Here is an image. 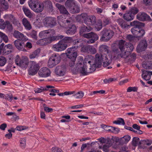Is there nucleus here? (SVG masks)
<instances>
[{
    "mask_svg": "<svg viewBox=\"0 0 152 152\" xmlns=\"http://www.w3.org/2000/svg\"><path fill=\"white\" fill-rule=\"evenodd\" d=\"M83 49L85 52H87L91 54H94L96 53L97 50L96 48L93 46L88 45L84 47Z\"/></svg>",
    "mask_w": 152,
    "mask_h": 152,
    "instance_id": "a878e982",
    "label": "nucleus"
},
{
    "mask_svg": "<svg viewBox=\"0 0 152 152\" xmlns=\"http://www.w3.org/2000/svg\"><path fill=\"white\" fill-rule=\"evenodd\" d=\"M147 46V44L146 40H142L141 41L137 47V52L139 53L145 50Z\"/></svg>",
    "mask_w": 152,
    "mask_h": 152,
    "instance_id": "aec40b11",
    "label": "nucleus"
},
{
    "mask_svg": "<svg viewBox=\"0 0 152 152\" xmlns=\"http://www.w3.org/2000/svg\"><path fill=\"white\" fill-rule=\"evenodd\" d=\"M61 58L58 54H53L49 58L48 63V66L50 68H52L59 63Z\"/></svg>",
    "mask_w": 152,
    "mask_h": 152,
    "instance_id": "423d86ee",
    "label": "nucleus"
},
{
    "mask_svg": "<svg viewBox=\"0 0 152 152\" xmlns=\"http://www.w3.org/2000/svg\"><path fill=\"white\" fill-rule=\"evenodd\" d=\"M111 57L109 58L107 56H102V62L103 66L104 67H107L108 66L111 62Z\"/></svg>",
    "mask_w": 152,
    "mask_h": 152,
    "instance_id": "c85d7f7f",
    "label": "nucleus"
},
{
    "mask_svg": "<svg viewBox=\"0 0 152 152\" xmlns=\"http://www.w3.org/2000/svg\"><path fill=\"white\" fill-rule=\"evenodd\" d=\"M52 3L49 1L40 2L39 3V12H41L43 11L44 8L51 6Z\"/></svg>",
    "mask_w": 152,
    "mask_h": 152,
    "instance_id": "412c9836",
    "label": "nucleus"
},
{
    "mask_svg": "<svg viewBox=\"0 0 152 152\" xmlns=\"http://www.w3.org/2000/svg\"><path fill=\"white\" fill-rule=\"evenodd\" d=\"M137 18L140 20L144 21L150 19L149 16L144 12H140L137 15Z\"/></svg>",
    "mask_w": 152,
    "mask_h": 152,
    "instance_id": "5701e85b",
    "label": "nucleus"
},
{
    "mask_svg": "<svg viewBox=\"0 0 152 152\" xmlns=\"http://www.w3.org/2000/svg\"><path fill=\"white\" fill-rule=\"evenodd\" d=\"M113 141V140L112 138L107 137L106 139V142L108 145H110L111 146L112 145Z\"/></svg>",
    "mask_w": 152,
    "mask_h": 152,
    "instance_id": "680f3d73",
    "label": "nucleus"
},
{
    "mask_svg": "<svg viewBox=\"0 0 152 152\" xmlns=\"http://www.w3.org/2000/svg\"><path fill=\"white\" fill-rule=\"evenodd\" d=\"M141 71L142 72V76L144 80H149L151 78V75L149 74L148 72L145 70L144 69H142Z\"/></svg>",
    "mask_w": 152,
    "mask_h": 152,
    "instance_id": "473e14b6",
    "label": "nucleus"
},
{
    "mask_svg": "<svg viewBox=\"0 0 152 152\" xmlns=\"http://www.w3.org/2000/svg\"><path fill=\"white\" fill-rule=\"evenodd\" d=\"M126 37L127 40L130 42H132L134 40L136 36H133L129 34L127 35Z\"/></svg>",
    "mask_w": 152,
    "mask_h": 152,
    "instance_id": "6e6d98bb",
    "label": "nucleus"
},
{
    "mask_svg": "<svg viewBox=\"0 0 152 152\" xmlns=\"http://www.w3.org/2000/svg\"><path fill=\"white\" fill-rule=\"evenodd\" d=\"M26 137L21 138L20 140V147L23 148H24L26 145Z\"/></svg>",
    "mask_w": 152,
    "mask_h": 152,
    "instance_id": "a19ab883",
    "label": "nucleus"
},
{
    "mask_svg": "<svg viewBox=\"0 0 152 152\" xmlns=\"http://www.w3.org/2000/svg\"><path fill=\"white\" fill-rule=\"evenodd\" d=\"M76 4V1L74 0H66L65 3V6L67 8H69L72 7Z\"/></svg>",
    "mask_w": 152,
    "mask_h": 152,
    "instance_id": "f704fd0d",
    "label": "nucleus"
},
{
    "mask_svg": "<svg viewBox=\"0 0 152 152\" xmlns=\"http://www.w3.org/2000/svg\"><path fill=\"white\" fill-rule=\"evenodd\" d=\"M136 28L134 29H133L131 30L132 33L134 35L136 36V38L139 39L142 37L145 34V31L142 29L140 28L137 29V30L135 29Z\"/></svg>",
    "mask_w": 152,
    "mask_h": 152,
    "instance_id": "6ab92c4d",
    "label": "nucleus"
},
{
    "mask_svg": "<svg viewBox=\"0 0 152 152\" xmlns=\"http://www.w3.org/2000/svg\"><path fill=\"white\" fill-rule=\"evenodd\" d=\"M22 23L26 29L30 30L31 29V25L29 22L26 18H23V19Z\"/></svg>",
    "mask_w": 152,
    "mask_h": 152,
    "instance_id": "c9c22d12",
    "label": "nucleus"
},
{
    "mask_svg": "<svg viewBox=\"0 0 152 152\" xmlns=\"http://www.w3.org/2000/svg\"><path fill=\"white\" fill-rule=\"evenodd\" d=\"M51 40L50 38H42L39 40V45H44L46 44L51 42Z\"/></svg>",
    "mask_w": 152,
    "mask_h": 152,
    "instance_id": "72a5a7b5",
    "label": "nucleus"
},
{
    "mask_svg": "<svg viewBox=\"0 0 152 152\" xmlns=\"http://www.w3.org/2000/svg\"><path fill=\"white\" fill-rule=\"evenodd\" d=\"M7 61L4 57L0 56V66H3L6 64Z\"/></svg>",
    "mask_w": 152,
    "mask_h": 152,
    "instance_id": "3c124183",
    "label": "nucleus"
},
{
    "mask_svg": "<svg viewBox=\"0 0 152 152\" xmlns=\"http://www.w3.org/2000/svg\"><path fill=\"white\" fill-rule=\"evenodd\" d=\"M118 46L121 51L120 56L124 59H126L128 57L130 52H132L134 48L132 44L129 42H127L123 39L119 41Z\"/></svg>",
    "mask_w": 152,
    "mask_h": 152,
    "instance_id": "f257e3e1",
    "label": "nucleus"
},
{
    "mask_svg": "<svg viewBox=\"0 0 152 152\" xmlns=\"http://www.w3.org/2000/svg\"><path fill=\"white\" fill-rule=\"evenodd\" d=\"M96 58L95 62H94V64H92V67H94L95 70L96 67L99 68L100 67L102 61V55H100L99 54H97L95 55Z\"/></svg>",
    "mask_w": 152,
    "mask_h": 152,
    "instance_id": "4468645a",
    "label": "nucleus"
},
{
    "mask_svg": "<svg viewBox=\"0 0 152 152\" xmlns=\"http://www.w3.org/2000/svg\"><path fill=\"white\" fill-rule=\"evenodd\" d=\"M9 8L7 2L5 0H0V11L6 10Z\"/></svg>",
    "mask_w": 152,
    "mask_h": 152,
    "instance_id": "bb28decb",
    "label": "nucleus"
},
{
    "mask_svg": "<svg viewBox=\"0 0 152 152\" xmlns=\"http://www.w3.org/2000/svg\"><path fill=\"white\" fill-rule=\"evenodd\" d=\"M113 123L117 124H122L124 125L125 122L124 119L121 118H118L117 120L113 122Z\"/></svg>",
    "mask_w": 152,
    "mask_h": 152,
    "instance_id": "a18cd8bd",
    "label": "nucleus"
},
{
    "mask_svg": "<svg viewBox=\"0 0 152 152\" xmlns=\"http://www.w3.org/2000/svg\"><path fill=\"white\" fill-rule=\"evenodd\" d=\"M67 47V45L62 42L61 40L57 44L54 45L53 48L54 50L56 51H61L65 50Z\"/></svg>",
    "mask_w": 152,
    "mask_h": 152,
    "instance_id": "2eb2a0df",
    "label": "nucleus"
},
{
    "mask_svg": "<svg viewBox=\"0 0 152 152\" xmlns=\"http://www.w3.org/2000/svg\"><path fill=\"white\" fill-rule=\"evenodd\" d=\"M38 56V51L37 50H35L29 56V58L31 59H34L37 58Z\"/></svg>",
    "mask_w": 152,
    "mask_h": 152,
    "instance_id": "de8ad7c7",
    "label": "nucleus"
},
{
    "mask_svg": "<svg viewBox=\"0 0 152 152\" xmlns=\"http://www.w3.org/2000/svg\"><path fill=\"white\" fill-rule=\"evenodd\" d=\"M30 67L28 71L29 75H33L37 73L38 70V64L34 61L30 62Z\"/></svg>",
    "mask_w": 152,
    "mask_h": 152,
    "instance_id": "9d476101",
    "label": "nucleus"
},
{
    "mask_svg": "<svg viewBox=\"0 0 152 152\" xmlns=\"http://www.w3.org/2000/svg\"><path fill=\"white\" fill-rule=\"evenodd\" d=\"M5 17L12 22L13 24L15 25L18 24L19 23L15 18L12 15H5Z\"/></svg>",
    "mask_w": 152,
    "mask_h": 152,
    "instance_id": "e433bc0d",
    "label": "nucleus"
},
{
    "mask_svg": "<svg viewBox=\"0 0 152 152\" xmlns=\"http://www.w3.org/2000/svg\"><path fill=\"white\" fill-rule=\"evenodd\" d=\"M50 70L46 67L42 68L39 71V75L42 77H46L50 75Z\"/></svg>",
    "mask_w": 152,
    "mask_h": 152,
    "instance_id": "f3484780",
    "label": "nucleus"
},
{
    "mask_svg": "<svg viewBox=\"0 0 152 152\" xmlns=\"http://www.w3.org/2000/svg\"><path fill=\"white\" fill-rule=\"evenodd\" d=\"M44 17V16H39V18L40 20V22L39 21V22L41 24L43 23L45 26L51 27L56 25V18L52 17H47L45 18Z\"/></svg>",
    "mask_w": 152,
    "mask_h": 152,
    "instance_id": "20e7f679",
    "label": "nucleus"
},
{
    "mask_svg": "<svg viewBox=\"0 0 152 152\" xmlns=\"http://www.w3.org/2000/svg\"><path fill=\"white\" fill-rule=\"evenodd\" d=\"M137 88L135 87H129L127 89V92H131L132 91L134 92L137 91Z\"/></svg>",
    "mask_w": 152,
    "mask_h": 152,
    "instance_id": "0e129e2a",
    "label": "nucleus"
},
{
    "mask_svg": "<svg viewBox=\"0 0 152 152\" xmlns=\"http://www.w3.org/2000/svg\"><path fill=\"white\" fill-rule=\"evenodd\" d=\"M23 10L26 15L29 18H31L32 17V14L30 10L27 8H23Z\"/></svg>",
    "mask_w": 152,
    "mask_h": 152,
    "instance_id": "79ce46f5",
    "label": "nucleus"
},
{
    "mask_svg": "<svg viewBox=\"0 0 152 152\" xmlns=\"http://www.w3.org/2000/svg\"><path fill=\"white\" fill-rule=\"evenodd\" d=\"M65 27L68 28L66 32V33L68 35H73L76 31V28L75 26L71 23L70 20H66L65 23Z\"/></svg>",
    "mask_w": 152,
    "mask_h": 152,
    "instance_id": "6e6552de",
    "label": "nucleus"
},
{
    "mask_svg": "<svg viewBox=\"0 0 152 152\" xmlns=\"http://www.w3.org/2000/svg\"><path fill=\"white\" fill-rule=\"evenodd\" d=\"M69 12L72 14H75L79 13L80 11V8L77 5L75 4L69 9Z\"/></svg>",
    "mask_w": 152,
    "mask_h": 152,
    "instance_id": "c756f323",
    "label": "nucleus"
},
{
    "mask_svg": "<svg viewBox=\"0 0 152 152\" xmlns=\"http://www.w3.org/2000/svg\"><path fill=\"white\" fill-rule=\"evenodd\" d=\"M75 91H65L64 93H61L58 94V95L59 96H62L63 95H69L73 94L75 93Z\"/></svg>",
    "mask_w": 152,
    "mask_h": 152,
    "instance_id": "4d7b16f0",
    "label": "nucleus"
},
{
    "mask_svg": "<svg viewBox=\"0 0 152 152\" xmlns=\"http://www.w3.org/2000/svg\"><path fill=\"white\" fill-rule=\"evenodd\" d=\"M110 145H104L103 148V150L105 152H108L109 151V148L110 147Z\"/></svg>",
    "mask_w": 152,
    "mask_h": 152,
    "instance_id": "338daca9",
    "label": "nucleus"
},
{
    "mask_svg": "<svg viewBox=\"0 0 152 152\" xmlns=\"http://www.w3.org/2000/svg\"><path fill=\"white\" fill-rule=\"evenodd\" d=\"M129 55L128 57L126 58H128L129 61L131 62H133L134 61L136 58V55L134 53H133L130 54L129 56Z\"/></svg>",
    "mask_w": 152,
    "mask_h": 152,
    "instance_id": "ea45409f",
    "label": "nucleus"
},
{
    "mask_svg": "<svg viewBox=\"0 0 152 152\" xmlns=\"http://www.w3.org/2000/svg\"><path fill=\"white\" fill-rule=\"evenodd\" d=\"M118 47L114 45L112 47V50L111 53V58L112 59H116L118 58L120 56L119 51Z\"/></svg>",
    "mask_w": 152,
    "mask_h": 152,
    "instance_id": "a211bd4d",
    "label": "nucleus"
},
{
    "mask_svg": "<svg viewBox=\"0 0 152 152\" xmlns=\"http://www.w3.org/2000/svg\"><path fill=\"white\" fill-rule=\"evenodd\" d=\"M116 140L119 142V144L123 145L127 143L131 139L130 136L127 135L119 139L117 138Z\"/></svg>",
    "mask_w": 152,
    "mask_h": 152,
    "instance_id": "b1692460",
    "label": "nucleus"
},
{
    "mask_svg": "<svg viewBox=\"0 0 152 152\" xmlns=\"http://www.w3.org/2000/svg\"><path fill=\"white\" fill-rule=\"evenodd\" d=\"M108 47L105 45H102L99 47V50L102 53L108 54L109 52Z\"/></svg>",
    "mask_w": 152,
    "mask_h": 152,
    "instance_id": "4c0bfd02",
    "label": "nucleus"
},
{
    "mask_svg": "<svg viewBox=\"0 0 152 152\" xmlns=\"http://www.w3.org/2000/svg\"><path fill=\"white\" fill-rule=\"evenodd\" d=\"M62 42L66 44V43H70L73 41V39L71 37H65L61 40Z\"/></svg>",
    "mask_w": 152,
    "mask_h": 152,
    "instance_id": "37998d69",
    "label": "nucleus"
},
{
    "mask_svg": "<svg viewBox=\"0 0 152 152\" xmlns=\"http://www.w3.org/2000/svg\"><path fill=\"white\" fill-rule=\"evenodd\" d=\"M74 96H76V98L77 99H80L82 98L84 95V93L81 91H79L76 94H74Z\"/></svg>",
    "mask_w": 152,
    "mask_h": 152,
    "instance_id": "49530a36",
    "label": "nucleus"
},
{
    "mask_svg": "<svg viewBox=\"0 0 152 152\" xmlns=\"http://www.w3.org/2000/svg\"><path fill=\"white\" fill-rule=\"evenodd\" d=\"M4 98L8 100H9L10 102H11L13 99V96L11 94H6L5 95Z\"/></svg>",
    "mask_w": 152,
    "mask_h": 152,
    "instance_id": "13d9d810",
    "label": "nucleus"
},
{
    "mask_svg": "<svg viewBox=\"0 0 152 152\" xmlns=\"http://www.w3.org/2000/svg\"><path fill=\"white\" fill-rule=\"evenodd\" d=\"M139 11L138 9L135 7H133L132 8L130 12L131 13H132L133 15H134L136 14Z\"/></svg>",
    "mask_w": 152,
    "mask_h": 152,
    "instance_id": "e2e57ef3",
    "label": "nucleus"
},
{
    "mask_svg": "<svg viewBox=\"0 0 152 152\" xmlns=\"http://www.w3.org/2000/svg\"><path fill=\"white\" fill-rule=\"evenodd\" d=\"M13 35L15 38L19 39L18 40H25L23 34L17 31H15L14 32Z\"/></svg>",
    "mask_w": 152,
    "mask_h": 152,
    "instance_id": "7c9ffc66",
    "label": "nucleus"
},
{
    "mask_svg": "<svg viewBox=\"0 0 152 152\" xmlns=\"http://www.w3.org/2000/svg\"><path fill=\"white\" fill-rule=\"evenodd\" d=\"M55 34V31L53 29H50L41 31L39 33V36L42 38H46V37L50 38Z\"/></svg>",
    "mask_w": 152,
    "mask_h": 152,
    "instance_id": "9b49d317",
    "label": "nucleus"
},
{
    "mask_svg": "<svg viewBox=\"0 0 152 152\" xmlns=\"http://www.w3.org/2000/svg\"><path fill=\"white\" fill-rule=\"evenodd\" d=\"M78 48L77 46H75L68 48L67 50V52L66 53V55L70 60H76L77 53L75 50Z\"/></svg>",
    "mask_w": 152,
    "mask_h": 152,
    "instance_id": "0eeeda50",
    "label": "nucleus"
},
{
    "mask_svg": "<svg viewBox=\"0 0 152 152\" xmlns=\"http://www.w3.org/2000/svg\"><path fill=\"white\" fill-rule=\"evenodd\" d=\"M101 126L105 130L108 132H111V130H113L112 126H107V125L102 124Z\"/></svg>",
    "mask_w": 152,
    "mask_h": 152,
    "instance_id": "09e8293b",
    "label": "nucleus"
},
{
    "mask_svg": "<svg viewBox=\"0 0 152 152\" xmlns=\"http://www.w3.org/2000/svg\"><path fill=\"white\" fill-rule=\"evenodd\" d=\"M130 25L131 26H134L131 29L134 28V29L136 28L135 29L137 30V29L140 28L141 27L144 26V23L136 21H134L131 22Z\"/></svg>",
    "mask_w": 152,
    "mask_h": 152,
    "instance_id": "cd10ccee",
    "label": "nucleus"
},
{
    "mask_svg": "<svg viewBox=\"0 0 152 152\" xmlns=\"http://www.w3.org/2000/svg\"><path fill=\"white\" fill-rule=\"evenodd\" d=\"M66 69L65 66H58L56 68L55 72L56 74L58 76L62 77L65 74Z\"/></svg>",
    "mask_w": 152,
    "mask_h": 152,
    "instance_id": "f8f14e48",
    "label": "nucleus"
},
{
    "mask_svg": "<svg viewBox=\"0 0 152 152\" xmlns=\"http://www.w3.org/2000/svg\"><path fill=\"white\" fill-rule=\"evenodd\" d=\"M101 41L107 42L113 36L114 33L110 30L106 28L104 29L101 32Z\"/></svg>",
    "mask_w": 152,
    "mask_h": 152,
    "instance_id": "39448f33",
    "label": "nucleus"
},
{
    "mask_svg": "<svg viewBox=\"0 0 152 152\" xmlns=\"http://www.w3.org/2000/svg\"><path fill=\"white\" fill-rule=\"evenodd\" d=\"M52 152H63L60 148L57 147H54L52 149Z\"/></svg>",
    "mask_w": 152,
    "mask_h": 152,
    "instance_id": "69168bd1",
    "label": "nucleus"
},
{
    "mask_svg": "<svg viewBox=\"0 0 152 152\" xmlns=\"http://www.w3.org/2000/svg\"><path fill=\"white\" fill-rule=\"evenodd\" d=\"M139 141V138L137 137H135L133 139L132 145L134 146H136L138 144Z\"/></svg>",
    "mask_w": 152,
    "mask_h": 152,
    "instance_id": "864d4df0",
    "label": "nucleus"
},
{
    "mask_svg": "<svg viewBox=\"0 0 152 152\" xmlns=\"http://www.w3.org/2000/svg\"><path fill=\"white\" fill-rule=\"evenodd\" d=\"M115 79L113 78H110L108 79H106L103 80L104 83L105 84H109L111 82L114 81Z\"/></svg>",
    "mask_w": 152,
    "mask_h": 152,
    "instance_id": "bf43d9fd",
    "label": "nucleus"
},
{
    "mask_svg": "<svg viewBox=\"0 0 152 152\" xmlns=\"http://www.w3.org/2000/svg\"><path fill=\"white\" fill-rule=\"evenodd\" d=\"M142 66L143 68L146 69H152V65L148 63L143 62Z\"/></svg>",
    "mask_w": 152,
    "mask_h": 152,
    "instance_id": "c03bdc74",
    "label": "nucleus"
},
{
    "mask_svg": "<svg viewBox=\"0 0 152 152\" xmlns=\"http://www.w3.org/2000/svg\"><path fill=\"white\" fill-rule=\"evenodd\" d=\"M38 3L37 0H31L28 2V4L31 8L34 11L38 12V10L37 6V4Z\"/></svg>",
    "mask_w": 152,
    "mask_h": 152,
    "instance_id": "393cba45",
    "label": "nucleus"
},
{
    "mask_svg": "<svg viewBox=\"0 0 152 152\" xmlns=\"http://www.w3.org/2000/svg\"><path fill=\"white\" fill-rule=\"evenodd\" d=\"M56 6L59 10L61 14L67 15L69 14V12L64 5L57 3L56 4Z\"/></svg>",
    "mask_w": 152,
    "mask_h": 152,
    "instance_id": "4be33fe9",
    "label": "nucleus"
},
{
    "mask_svg": "<svg viewBox=\"0 0 152 152\" xmlns=\"http://www.w3.org/2000/svg\"><path fill=\"white\" fill-rule=\"evenodd\" d=\"M143 2L146 6L152 5V0H143Z\"/></svg>",
    "mask_w": 152,
    "mask_h": 152,
    "instance_id": "052dcab7",
    "label": "nucleus"
},
{
    "mask_svg": "<svg viewBox=\"0 0 152 152\" xmlns=\"http://www.w3.org/2000/svg\"><path fill=\"white\" fill-rule=\"evenodd\" d=\"M16 40L14 42V45L16 48L19 50L26 51V50L24 48L25 47V45L24 41L27 40Z\"/></svg>",
    "mask_w": 152,
    "mask_h": 152,
    "instance_id": "dca6fc26",
    "label": "nucleus"
},
{
    "mask_svg": "<svg viewBox=\"0 0 152 152\" xmlns=\"http://www.w3.org/2000/svg\"><path fill=\"white\" fill-rule=\"evenodd\" d=\"M82 36L85 38L91 39L87 42L89 44L94 43L99 38L98 35L96 33L93 32L83 34Z\"/></svg>",
    "mask_w": 152,
    "mask_h": 152,
    "instance_id": "1a4fd4ad",
    "label": "nucleus"
},
{
    "mask_svg": "<svg viewBox=\"0 0 152 152\" xmlns=\"http://www.w3.org/2000/svg\"><path fill=\"white\" fill-rule=\"evenodd\" d=\"M124 18L127 21H130L133 19L134 16L132 13H128L125 14L124 16Z\"/></svg>",
    "mask_w": 152,
    "mask_h": 152,
    "instance_id": "58836bf2",
    "label": "nucleus"
},
{
    "mask_svg": "<svg viewBox=\"0 0 152 152\" xmlns=\"http://www.w3.org/2000/svg\"><path fill=\"white\" fill-rule=\"evenodd\" d=\"M85 64H84L86 66V67L88 68H91L92 67V64H94V61L93 60H88V63L86 62H85Z\"/></svg>",
    "mask_w": 152,
    "mask_h": 152,
    "instance_id": "5fc2aeb1",
    "label": "nucleus"
},
{
    "mask_svg": "<svg viewBox=\"0 0 152 152\" xmlns=\"http://www.w3.org/2000/svg\"><path fill=\"white\" fill-rule=\"evenodd\" d=\"M25 47L30 49L32 48V44L30 42H28L26 43V45H25Z\"/></svg>",
    "mask_w": 152,
    "mask_h": 152,
    "instance_id": "774afa93",
    "label": "nucleus"
},
{
    "mask_svg": "<svg viewBox=\"0 0 152 152\" xmlns=\"http://www.w3.org/2000/svg\"><path fill=\"white\" fill-rule=\"evenodd\" d=\"M16 64L22 67H26L28 63V60L27 58H20L18 57L15 60Z\"/></svg>",
    "mask_w": 152,
    "mask_h": 152,
    "instance_id": "ddd939ff",
    "label": "nucleus"
},
{
    "mask_svg": "<svg viewBox=\"0 0 152 152\" xmlns=\"http://www.w3.org/2000/svg\"><path fill=\"white\" fill-rule=\"evenodd\" d=\"M94 71V67L88 68L84 64L79 63L77 65L76 69L75 70L73 69L72 72L74 73H76L77 72H78L81 75L84 76L87 75L88 73H91Z\"/></svg>",
    "mask_w": 152,
    "mask_h": 152,
    "instance_id": "7ed1b4c3",
    "label": "nucleus"
},
{
    "mask_svg": "<svg viewBox=\"0 0 152 152\" xmlns=\"http://www.w3.org/2000/svg\"><path fill=\"white\" fill-rule=\"evenodd\" d=\"M64 37V36L59 35L55 37H53L52 36H51V37L50 38L51 41L56 40H57L60 39H61L63 38Z\"/></svg>",
    "mask_w": 152,
    "mask_h": 152,
    "instance_id": "8fccbe9b",
    "label": "nucleus"
},
{
    "mask_svg": "<svg viewBox=\"0 0 152 152\" xmlns=\"http://www.w3.org/2000/svg\"><path fill=\"white\" fill-rule=\"evenodd\" d=\"M76 20L79 22L83 20L85 24L90 26L95 25L96 22V18L94 15H92L88 16L85 13L78 15L76 17Z\"/></svg>",
    "mask_w": 152,
    "mask_h": 152,
    "instance_id": "f03ea898",
    "label": "nucleus"
},
{
    "mask_svg": "<svg viewBox=\"0 0 152 152\" xmlns=\"http://www.w3.org/2000/svg\"><path fill=\"white\" fill-rule=\"evenodd\" d=\"M0 36L5 42L7 43L8 42V39L7 36L1 31H0Z\"/></svg>",
    "mask_w": 152,
    "mask_h": 152,
    "instance_id": "603ef678",
    "label": "nucleus"
},
{
    "mask_svg": "<svg viewBox=\"0 0 152 152\" xmlns=\"http://www.w3.org/2000/svg\"><path fill=\"white\" fill-rule=\"evenodd\" d=\"M86 26L84 25H82L80 27V34H82L83 33L88 32L92 29V28L89 26Z\"/></svg>",
    "mask_w": 152,
    "mask_h": 152,
    "instance_id": "2f4dec72",
    "label": "nucleus"
}]
</instances>
